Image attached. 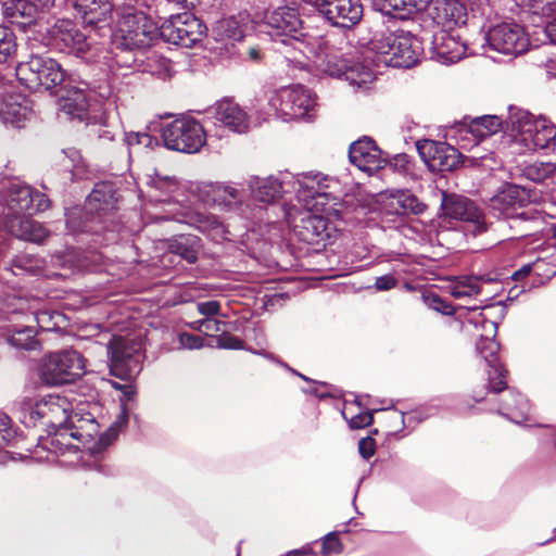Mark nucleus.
<instances>
[{
    "mask_svg": "<svg viewBox=\"0 0 556 556\" xmlns=\"http://www.w3.org/2000/svg\"><path fill=\"white\" fill-rule=\"evenodd\" d=\"M15 75L29 91L43 90L58 97L61 113L70 119H88L90 84L68 73L58 60L46 53H31L16 65Z\"/></svg>",
    "mask_w": 556,
    "mask_h": 556,
    "instance_id": "f257e3e1",
    "label": "nucleus"
},
{
    "mask_svg": "<svg viewBox=\"0 0 556 556\" xmlns=\"http://www.w3.org/2000/svg\"><path fill=\"white\" fill-rule=\"evenodd\" d=\"M121 190L115 181L101 180L94 184L83 210L66 214V227L73 232L90 233L94 241L104 245L119 240L122 225L116 219Z\"/></svg>",
    "mask_w": 556,
    "mask_h": 556,
    "instance_id": "f03ea898",
    "label": "nucleus"
},
{
    "mask_svg": "<svg viewBox=\"0 0 556 556\" xmlns=\"http://www.w3.org/2000/svg\"><path fill=\"white\" fill-rule=\"evenodd\" d=\"M323 180H327V177L321 173L292 174L286 170L279 172L277 176H252L248 180V187L255 201L267 204L275 203L285 193H294L299 201H304L307 206L312 201V205H325L323 199L327 200L330 194L324 190L327 185H324Z\"/></svg>",
    "mask_w": 556,
    "mask_h": 556,
    "instance_id": "7ed1b4c3",
    "label": "nucleus"
},
{
    "mask_svg": "<svg viewBox=\"0 0 556 556\" xmlns=\"http://www.w3.org/2000/svg\"><path fill=\"white\" fill-rule=\"evenodd\" d=\"M157 38V23L142 10L127 8L111 29L110 50L119 67H131L137 61L135 53L151 47Z\"/></svg>",
    "mask_w": 556,
    "mask_h": 556,
    "instance_id": "20e7f679",
    "label": "nucleus"
},
{
    "mask_svg": "<svg viewBox=\"0 0 556 556\" xmlns=\"http://www.w3.org/2000/svg\"><path fill=\"white\" fill-rule=\"evenodd\" d=\"M530 202V189L504 182L490 199L489 210L495 218L506 220L518 236L525 237L532 230L530 225L539 220L538 211L527 208Z\"/></svg>",
    "mask_w": 556,
    "mask_h": 556,
    "instance_id": "39448f33",
    "label": "nucleus"
},
{
    "mask_svg": "<svg viewBox=\"0 0 556 556\" xmlns=\"http://www.w3.org/2000/svg\"><path fill=\"white\" fill-rule=\"evenodd\" d=\"M65 399L48 394L38 400L24 399L20 404L18 419L26 428L42 427L47 437H51V445H67L59 435L70 429Z\"/></svg>",
    "mask_w": 556,
    "mask_h": 556,
    "instance_id": "423d86ee",
    "label": "nucleus"
},
{
    "mask_svg": "<svg viewBox=\"0 0 556 556\" xmlns=\"http://www.w3.org/2000/svg\"><path fill=\"white\" fill-rule=\"evenodd\" d=\"M0 202L7 210L9 220L22 216H33L50 207V200L24 181L14 178L3 182L0 188Z\"/></svg>",
    "mask_w": 556,
    "mask_h": 556,
    "instance_id": "0eeeda50",
    "label": "nucleus"
},
{
    "mask_svg": "<svg viewBox=\"0 0 556 556\" xmlns=\"http://www.w3.org/2000/svg\"><path fill=\"white\" fill-rule=\"evenodd\" d=\"M85 372V358L75 350L50 353L38 367L41 382L50 387L74 383Z\"/></svg>",
    "mask_w": 556,
    "mask_h": 556,
    "instance_id": "6e6552de",
    "label": "nucleus"
},
{
    "mask_svg": "<svg viewBox=\"0 0 556 556\" xmlns=\"http://www.w3.org/2000/svg\"><path fill=\"white\" fill-rule=\"evenodd\" d=\"M161 139L168 150L194 154L206 144V131L197 119L176 118L162 127Z\"/></svg>",
    "mask_w": 556,
    "mask_h": 556,
    "instance_id": "1a4fd4ad",
    "label": "nucleus"
},
{
    "mask_svg": "<svg viewBox=\"0 0 556 556\" xmlns=\"http://www.w3.org/2000/svg\"><path fill=\"white\" fill-rule=\"evenodd\" d=\"M270 105L283 121H309L314 116L316 96L305 86L296 85L276 92Z\"/></svg>",
    "mask_w": 556,
    "mask_h": 556,
    "instance_id": "9d476101",
    "label": "nucleus"
},
{
    "mask_svg": "<svg viewBox=\"0 0 556 556\" xmlns=\"http://www.w3.org/2000/svg\"><path fill=\"white\" fill-rule=\"evenodd\" d=\"M110 374L121 380L131 381L142 370L144 357L141 346L125 340L122 337H113L108 345Z\"/></svg>",
    "mask_w": 556,
    "mask_h": 556,
    "instance_id": "9b49d317",
    "label": "nucleus"
},
{
    "mask_svg": "<svg viewBox=\"0 0 556 556\" xmlns=\"http://www.w3.org/2000/svg\"><path fill=\"white\" fill-rule=\"evenodd\" d=\"M427 41V34L417 37L410 31L400 29L386 37L380 49L381 53L391 55L392 66L410 68L419 62Z\"/></svg>",
    "mask_w": 556,
    "mask_h": 556,
    "instance_id": "f8f14e48",
    "label": "nucleus"
},
{
    "mask_svg": "<svg viewBox=\"0 0 556 556\" xmlns=\"http://www.w3.org/2000/svg\"><path fill=\"white\" fill-rule=\"evenodd\" d=\"M264 31L274 42L289 46L299 42L303 36V21L298 9L289 5L279 7L264 16Z\"/></svg>",
    "mask_w": 556,
    "mask_h": 556,
    "instance_id": "ddd939ff",
    "label": "nucleus"
},
{
    "mask_svg": "<svg viewBox=\"0 0 556 556\" xmlns=\"http://www.w3.org/2000/svg\"><path fill=\"white\" fill-rule=\"evenodd\" d=\"M485 45L490 50L503 54L520 55L528 51L529 37L520 24L515 21H506L492 25L484 33Z\"/></svg>",
    "mask_w": 556,
    "mask_h": 556,
    "instance_id": "4468645a",
    "label": "nucleus"
},
{
    "mask_svg": "<svg viewBox=\"0 0 556 556\" xmlns=\"http://www.w3.org/2000/svg\"><path fill=\"white\" fill-rule=\"evenodd\" d=\"M43 43L61 53L84 59L89 50L86 35L71 20H58L48 27L43 35Z\"/></svg>",
    "mask_w": 556,
    "mask_h": 556,
    "instance_id": "2eb2a0df",
    "label": "nucleus"
},
{
    "mask_svg": "<svg viewBox=\"0 0 556 556\" xmlns=\"http://www.w3.org/2000/svg\"><path fill=\"white\" fill-rule=\"evenodd\" d=\"M416 149L427 168L441 175L458 169L468 160L467 156H464L456 148L445 141L417 140Z\"/></svg>",
    "mask_w": 556,
    "mask_h": 556,
    "instance_id": "dca6fc26",
    "label": "nucleus"
},
{
    "mask_svg": "<svg viewBox=\"0 0 556 556\" xmlns=\"http://www.w3.org/2000/svg\"><path fill=\"white\" fill-rule=\"evenodd\" d=\"M441 210L444 217L467 223V231L473 237L488 230L483 212L473 200L465 195L443 191Z\"/></svg>",
    "mask_w": 556,
    "mask_h": 556,
    "instance_id": "f3484780",
    "label": "nucleus"
},
{
    "mask_svg": "<svg viewBox=\"0 0 556 556\" xmlns=\"http://www.w3.org/2000/svg\"><path fill=\"white\" fill-rule=\"evenodd\" d=\"M312 5L314 12L330 26L343 30L356 26L364 13L361 0H315Z\"/></svg>",
    "mask_w": 556,
    "mask_h": 556,
    "instance_id": "a211bd4d",
    "label": "nucleus"
},
{
    "mask_svg": "<svg viewBox=\"0 0 556 556\" xmlns=\"http://www.w3.org/2000/svg\"><path fill=\"white\" fill-rule=\"evenodd\" d=\"M292 231L299 241L315 247L316 252L325 249L328 244H332L337 237V229L328 218L311 212L294 224Z\"/></svg>",
    "mask_w": 556,
    "mask_h": 556,
    "instance_id": "6ab92c4d",
    "label": "nucleus"
},
{
    "mask_svg": "<svg viewBox=\"0 0 556 556\" xmlns=\"http://www.w3.org/2000/svg\"><path fill=\"white\" fill-rule=\"evenodd\" d=\"M488 393L501 395L496 409L498 415L517 425H521L523 421L528 420L530 403L526 396L516 389L509 388L506 384L501 391L495 392L489 383L486 392L473 390L470 397L475 403H481Z\"/></svg>",
    "mask_w": 556,
    "mask_h": 556,
    "instance_id": "aec40b11",
    "label": "nucleus"
},
{
    "mask_svg": "<svg viewBox=\"0 0 556 556\" xmlns=\"http://www.w3.org/2000/svg\"><path fill=\"white\" fill-rule=\"evenodd\" d=\"M203 202L211 208L220 212H237L244 199V190L236 184L208 182L201 190Z\"/></svg>",
    "mask_w": 556,
    "mask_h": 556,
    "instance_id": "412c9836",
    "label": "nucleus"
},
{
    "mask_svg": "<svg viewBox=\"0 0 556 556\" xmlns=\"http://www.w3.org/2000/svg\"><path fill=\"white\" fill-rule=\"evenodd\" d=\"M388 153L376 141L364 136L350 144L349 160L359 170L372 175L387 165Z\"/></svg>",
    "mask_w": 556,
    "mask_h": 556,
    "instance_id": "4be33fe9",
    "label": "nucleus"
},
{
    "mask_svg": "<svg viewBox=\"0 0 556 556\" xmlns=\"http://www.w3.org/2000/svg\"><path fill=\"white\" fill-rule=\"evenodd\" d=\"M189 16L177 15L172 16L168 21H165L159 26V38L164 42L172 43L175 46L191 48L198 41L201 40V31H195L193 26L201 27L198 20L193 18L190 23L188 22Z\"/></svg>",
    "mask_w": 556,
    "mask_h": 556,
    "instance_id": "5701e85b",
    "label": "nucleus"
},
{
    "mask_svg": "<svg viewBox=\"0 0 556 556\" xmlns=\"http://www.w3.org/2000/svg\"><path fill=\"white\" fill-rule=\"evenodd\" d=\"M431 45V59L441 64L450 65L459 62L466 55V46L453 30L439 29L428 36Z\"/></svg>",
    "mask_w": 556,
    "mask_h": 556,
    "instance_id": "b1692460",
    "label": "nucleus"
},
{
    "mask_svg": "<svg viewBox=\"0 0 556 556\" xmlns=\"http://www.w3.org/2000/svg\"><path fill=\"white\" fill-rule=\"evenodd\" d=\"M205 114L207 118L215 119V124L218 123L236 134H244L249 130L250 118L247 112L231 99L217 101L205 111Z\"/></svg>",
    "mask_w": 556,
    "mask_h": 556,
    "instance_id": "393cba45",
    "label": "nucleus"
},
{
    "mask_svg": "<svg viewBox=\"0 0 556 556\" xmlns=\"http://www.w3.org/2000/svg\"><path fill=\"white\" fill-rule=\"evenodd\" d=\"M500 343L493 334H480L476 343L478 353L484 358L488 367L489 382L495 392L506 387L507 370L504 368L498 358Z\"/></svg>",
    "mask_w": 556,
    "mask_h": 556,
    "instance_id": "a878e982",
    "label": "nucleus"
},
{
    "mask_svg": "<svg viewBox=\"0 0 556 556\" xmlns=\"http://www.w3.org/2000/svg\"><path fill=\"white\" fill-rule=\"evenodd\" d=\"M431 3L433 5L430 8L429 15L440 29L454 31L456 27L466 25L468 20L467 8L459 0H435L434 2L431 0L425 10Z\"/></svg>",
    "mask_w": 556,
    "mask_h": 556,
    "instance_id": "bb28decb",
    "label": "nucleus"
},
{
    "mask_svg": "<svg viewBox=\"0 0 556 556\" xmlns=\"http://www.w3.org/2000/svg\"><path fill=\"white\" fill-rule=\"evenodd\" d=\"M74 9L85 25L101 28L109 25L113 4L111 0H75Z\"/></svg>",
    "mask_w": 556,
    "mask_h": 556,
    "instance_id": "cd10ccee",
    "label": "nucleus"
},
{
    "mask_svg": "<svg viewBox=\"0 0 556 556\" xmlns=\"http://www.w3.org/2000/svg\"><path fill=\"white\" fill-rule=\"evenodd\" d=\"M336 66L331 74L349 81L351 86L362 88L374 80L372 70L359 61L343 59Z\"/></svg>",
    "mask_w": 556,
    "mask_h": 556,
    "instance_id": "c85d7f7f",
    "label": "nucleus"
},
{
    "mask_svg": "<svg viewBox=\"0 0 556 556\" xmlns=\"http://www.w3.org/2000/svg\"><path fill=\"white\" fill-rule=\"evenodd\" d=\"M3 17L11 24L25 27L38 18L35 7L28 0H7L1 3Z\"/></svg>",
    "mask_w": 556,
    "mask_h": 556,
    "instance_id": "c756f323",
    "label": "nucleus"
},
{
    "mask_svg": "<svg viewBox=\"0 0 556 556\" xmlns=\"http://www.w3.org/2000/svg\"><path fill=\"white\" fill-rule=\"evenodd\" d=\"M121 412L111 426L102 432L98 439L88 447L93 457L101 455L118 437L119 432L127 426L129 420V407L121 404Z\"/></svg>",
    "mask_w": 556,
    "mask_h": 556,
    "instance_id": "7c9ffc66",
    "label": "nucleus"
},
{
    "mask_svg": "<svg viewBox=\"0 0 556 556\" xmlns=\"http://www.w3.org/2000/svg\"><path fill=\"white\" fill-rule=\"evenodd\" d=\"M2 337L16 350L34 351L40 346L34 326L9 325L3 329Z\"/></svg>",
    "mask_w": 556,
    "mask_h": 556,
    "instance_id": "2f4dec72",
    "label": "nucleus"
},
{
    "mask_svg": "<svg viewBox=\"0 0 556 556\" xmlns=\"http://www.w3.org/2000/svg\"><path fill=\"white\" fill-rule=\"evenodd\" d=\"M460 131L471 134L475 138V143L480 142L486 137L496 134L505 127L504 122L496 115H482L472 118L469 124L466 122L460 123Z\"/></svg>",
    "mask_w": 556,
    "mask_h": 556,
    "instance_id": "473e14b6",
    "label": "nucleus"
},
{
    "mask_svg": "<svg viewBox=\"0 0 556 556\" xmlns=\"http://www.w3.org/2000/svg\"><path fill=\"white\" fill-rule=\"evenodd\" d=\"M536 126L528 136H525L526 146L533 151L553 150L556 146L555 126L545 118H539Z\"/></svg>",
    "mask_w": 556,
    "mask_h": 556,
    "instance_id": "72a5a7b5",
    "label": "nucleus"
},
{
    "mask_svg": "<svg viewBox=\"0 0 556 556\" xmlns=\"http://www.w3.org/2000/svg\"><path fill=\"white\" fill-rule=\"evenodd\" d=\"M12 233L18 239L42 243L48 237V230L39 222L31 218V216H22L14 220H9Z\"/></svg>",
    "mask_w": 556,
    "mask_h": 556,
    "instance_id": "f704fd0d",
    "label": "nucleus"
},
{
    "mask_svg": "<svg viewBox=\"0 0 556 556\" xmlns=\"http://www.w3.org/2000/svg\"><path fill=\"white\" fill-rule=\"evenodd\" d=\"M505 129H510L515 137L520 136L523 141L525 136H528L536 126L538 119L533 115L521 108L509 105L508 115L504 121Z\"/></svg>",
    "mask_w": 556,
    "mask_h": 556,
    "instance_id": "c9c22d12",
    "label": "nucleus"
},
{
    "mask_svg": "<svg viewBox=\"0 0 556 556\" xmlns=\"http://www.w3.org/2000/svg\"><path fill=\"white\" fill-rule=\"evenodd\" d=\"M431 0H374V7L383 15L393 16L396 12L401 17L405 14L420 12Z\"/></svg>",
    "mask_w": 556,
    "mask_h": 556,
    "instance_id": "e433bc0d",
    "label": "nucleus"
},
{
    "mask_svg": "<svg viewBox=\"0 0 556 556\" xmlns=\"http://www.w3.org/2000/svg\"><path fill=\"white\" fill-rule=\"evenodd\" d=\"M30 115L31 110L17 102H4L0 106V121L7 128H25Z\"/></svg>",
    "mask_w": 556,
    "mask_h": 556,
    "instance_id": "4c0bfd02",
    "label": "nucleus"
},
{
    "mask_svg": "<svg viewBox=\"0 0 556 556\" xmlns=\"http://www.w3.org/2000/svg\"><path fill=\"white\" fill-rule=\"evenodd\" d=\"M200 239L194 235H179L173 238L168 243V249L173 254L179 255L188 264L198 261Z\"/></svg>",
    "mask_w": 556,
    "mask_h": 556,
    "instance_id": "58836bf2",
    "label": "nucleus"
},
{
    "mask_svg": "<svg viewBox=\"0 0 556 556\" xmlns=\"http://www.w3.org/2000/svg\"><path fill=\"white\" fill-rule=\"evenodd\" d=\"M392 205L397 215H419L427 205L408 189H399L392 194Z\"/></svg>",
    "mask_w": 556,
    "mask_h": 556,
    "instance_id": "ea45409f",
    "label": "nucleus"
},
{
    "mask_svg": "<svg viewBox=\"0 0 556 556\" xmlns=\"http://www.w3.org/2000/svg\"><path fill=\"white\" fill-rule=\"evenodd\" d=\"M458 316L465 319L468 324L475 328H481L485 333L493 334L496 337L498 329L497 320H490L489 316L479 306H463L459 305Z\"/></svg>",
    "mask_w": 556,
    "mask_h": 556,
    "instance_id": "a19ab883",
    "label": "nucleus"
},
{
    "mask_svg": "<svg viewBox=\"0 0 556 556\" xmlns=\"http://www.w3.org/2000/svg\"><path fill=\"white\" fill-rule=\"evenodd\" d=\"M17 42L12 28L0 25V65L7 64L16 55Z\"/></svg>",
    "mask_w": 556,
    "mask_h": 556,
    "instance_id": "79ce46f5",
    "label": "nucleus"
},
{
    "mask_svg": "<svg viewBox=\"0 0 556 556\" xmlns=\"http://www.w3.org/2000/svg\"><path fill=\"white\" fill-rule=\"evenodd\" d=\"M441 409V406L439 404H428L420 406L416 409H413L408 413L400 412L401 414V421L402 426L409 427L412 425L416 426L421 422H424L426 419H428L430 416L437 414Z\"/></svg>",
    "mask_w": 556,
    "mask_h": 556,
    "instance_id": "37998d69",
    "label": "nucleus"
},
{
    "mask_svg": "<svg viewBox=\"0 0 556 556\" xmlns=\"http://www.w3.org/2000/svg\"><path fill=\"white\" fill-rule=\"evenodd\" d=\"M422 298H424L426 305L429 308H431L438 313H441L442 315L452 316L455 314H457V315L459 314V305L454 306L451 301L442 298L441 295H439L437 293H432V292L427 293V294H424Z\"/></svg>",
    "mask_w": 556,
    "mask_h": 556,
    "instance_id": "c03bdc74",
    "label": "nucleus"
},
{
    "mask_svg": "<svg viewBox=\"0 0 556 556\" xmlns=\"http://www.w3.org/2000/svg\"><path fill=\"white\" fill-rule=\"evenodd\" d=\"M353 521L351 518L346 523L343 525L342 533H348V526ZM340 531H331L324 536L321 554L323 556H330L332 554H340L343 551V544L339 539Z\"/></svg>",
    "mask_w": 556,
    "mask_h": 556,
    "instance_id": "a18cd8bd",
    "label": "nucleus"
},
{
    "mask_svg": "<svg viewBox=\"0 0 556 556\" xmlns=\"http://www.w3.org/2000/svg\"><path fill=\"white\" fill-rule=\"evenodd\" d=\"M17 437V431L12 427L11 418L0 412V450L12 445Z\"/></svg>",
    "mask_w": 556,
    "mask_h": 556,
    "instance_id": "49530a36",
    "label": "nucleus"
},
{
    "mask_svg": "<svg viewBox=\"0 0 556 556\" xmlns=\"http://www.w3.org/2000/svg\"><path fill=\"white\" fill-rule=\"evenodd\" d=\"M543 15L548 17L544 33L548 40L556 46V2H549L542 8Z\"/></svg>",
    "mask_w": 556,
    "mask_h": 556,
    "instance_id": "de8ad7c7",
    "label": "nucleus"
},
{
    "mask_svg": "<svg viewBox=\"0 0 556 556\" xmlns=\"http://www.w3.org/2000/svg\"><path fill=\"white\" fill-rule=\"evenodd\" d=\"M553 172L554 168L549 163L532 164L525 168V176L532 181L540 182L546 179Z\"/></svg>",
    "mask_w": 556,
    "mask_h": 556,
    "instance_id": "09e8293b",
    "label": "nucleus"
},
{
    "mask_svg": "<svg viewBox=\"0 0 556 556\" xmlns=\"http://www.w3.org/2000/svg\"><path fill=\"white\" fill-rule=\"evenodd\" d=\"M393 407L394 406L391 405V406L387 407V409H393ZM378 410H386V408L372 409V410L367 409V410L359 412L358 414H356L349 420L350 428L351 429H362V428L369 427L374 422V413L378 412Z\"/></svg>",
    "mask_w": 556,
    "mask_h": 556,
    "instance_id": "8fccbe9b",
    "label": "nucleus"
},
{
    "mask_svg": "<svg viewBox=\"0 0 556 556\" xmlns=\"http://www.w3.org/2000/svg\"><path fill=\"white\" fill-rule=\"evenodd\" d=\"M216 346L224 350H241L243 348V341L229 332L220 331V334L215 337Z\"/></svg>",
    "mask_w": 556,
    "mask_h": 556,
    "instance_id": "3c124183",
    "label": "nucleus"
},
{
    "mask_svg": "<svg viewBox=\"0 0 556 556\" xmlns=\"http://www.w3.org/2000/svg\"><path fill=\"white\" fill-rule=\"evenodd\" d=\"M387 165H390L395 172L408 174L410 170V157L406 153H399L387 156Z\"/></svg>",
    "mask_w": 556,
    "mask_h": 556,
    "instance_id": "603ef678",
    "label": "nucleus"
},
{
    "mask_svg": "<svg viewBox=\"0 0 556 556\" xmlns=\"http://www.w3.org/2000/svg\"><path fill=\"white\" fill-rule=\"evenodd\" d=\"M155 68L151 72L161 79L170 78L173 75L172 61L163 55H155L154 58Z\"/></svg>",
    "mask_w": 556,
    "mask_h": 556,
    "instance_id": "864d4df0",
    "label": "nucleus"
},
{
    "mask_svg": "<svg viewBox=\"0 0 556 556\" xmlns=\"http://www.w3.org/2000/svg\"><path fill=\"white\" fill-rule=\"evenodd\" d=\"M112 387L119 391L122 394H121V397H119V405L121 404H127L128 403H131V402H135L136 401V397H137V389L134 384L131 383H119V382H116V381H112Z\"/></svg>",
    "mask_w": 556,
    "mask_h": 556,
    "instance_id": "5fc2aeb1",
    "label": "nucleus"
},
{
    "mask_svg": "<svg viewBox=\"0 0 556 556\" xmlns=\"http://www.w3.org/2000/svg\"><path fill=\"white\" fill-rule=\"evenodd\" d=\"M199 323V331L207 337H214V332H220L223 331V328H225L226 324L224 321H219L217 319L213 318H203L198 321Z\"/></svg>",
    "mask_w": 556,
    "mask_h": 556,
    "instance_id": "6e6d98bb",
    "label": "nucleus"
},
{
    "mask_svg": "<svg viewBox=\"0 0 556 556\" xmlns=\"http://www.w3.org/2000/svg\"><path fill=\"white\" fill-rule=\"evenodd\" d=\"M481 291L480 287L472 280L471 278H467V282L460 286H456L452 290V295L456 299L464 296H471L473 294H479Z\"/></svg>",
    "mask_w": 556,
    "mask_h": 556,
    "instance_id": "4d7b16f0",
    "label": "nucleus"
},
{
    "mask_svg": "<svg viewBox=\"0 0 556 556\" xmlns=\"http://www.w3.org/2000/svg\"><path fill=\"white\" fill-rule=\"evenodd\" d=\"M481 309L485 311L489 319L493 318V320H497L500 323L507 314V304L505 301H497L496 303L482 306Z\"/></svg>",
    "mask_w": 556,
    "mask_h": 556,
    "instance_id": "13d9d810",
    "label": "nucleus"
},
{
    "mask_svg": "<svg viewBox=\"0 0 556 556\" xmlns=\"http://www.w3.org/2000/svg\"><path fill=\"white\" fill-rule=\"evenodd\" d=\"M399 285V279L392 273L384 274L376 278L372 288L379 292H386L394 289Z\"/></svg>",
    "mask_w": 556,
    "mask_h": 556,
    "instance_id": "bf43d9fd",
    "label": "nucleus"
},
{
    "mask_svg": "<svg viewBox=\"0 0 556 556\" xmlns=\"http://www.w3.org/2000/svg\"><path fill=\"white\" fill-rule=\"evenodd\" d=\"M178 340L180 345L185 349L199 350L204 346L203 338L190 332L179 333Z\"/></svg>",
    "mask_w": 556,
    "mask_h": 556,
    "instance_id": "052dcab7",
    "label": "nucleus"
},
{
    "mask_svg": "<svg viewBox=\"0 0 556 556\" xmlns=\"http://www.w3.org/2000/svg\"><path fill=\"white\" fill-rule=\"evenodd\" d=\"M128 146L141 144L146 148H151L153 142L157 143V139L149 135L148 132H129L126 136Z\"/></svg>",
    "mask_w": 556,
    "mask_h": 556,
    "instance_id": "680f3d73",
    "label": "nucleus"
},
{
    "mask_svg": "<svg viewBox=\"0 0 556 556\" xmlns=\"http://www.w3.org/2000/svg\"><path fill=\"white\" fill-rule=\"evenodd\" d=\"M358 453L365 460H369L375 455L376 441L371 435L362 438L358 441Z\"/></svg>",
    "mask_w": 556,
    "mask_h": 556,
    "instance_id": "e2e57ef3",
    "label": "nucleus"
},
{
    "mask_svg": "<svg viewBox=\"0 0 556 556\" xmlns=\"http://www.w3.org/2000/svg\"><path fill=\"white\" fill-rule=\"evenodd\" d=\"M450 401L453 404V409L457 414H467L472 410H476V407L473 404L470 403L469 399L466 396L460 395H451Z\"/></svg>",
    "mask_w": 556,
    "mask_h": 556,
    "instance_id": "0e129e2a",
    "label": "nucleus"
},
{
    "mask_svg": "<svg viewBox=\"0 0 556 556\" xmlns=\"http://www.w3.org/2000/svg\"><path fill=\"white\" fill-rule=\"evenodd\" d=\"M198 312L205 316V318H213L218 315L220 311V303L217 300H210L205 302H199L197 304Z\"/></svg>",
    "mask_w": 556,
    "mask_h": 556,
    "instance_id": "69168bd1",
    "label": "nucleus"
},
{
    "mask_svg": "<svg viewBox=\"0 0 556 556\" xmlns=\"http://www.w3.org/2000/svg\"><path fill=\"white\" fill-rule=\"evenodd\" d=\"M319 387V384H314V387L311 388H302V392L305 394L314 395L319 400L334 399L337 396L332 391L320 392Z\"/></svg>",
    "mask_w": 556,
    "mask_h": 556,
    "instance_id": "338daca9",
    "label": "nucleus"
},
{
    "mask_svg": "<svg viewBox=\"0 0 556 556\" xmlns=\"http://www.w3.org/2000/svg\"><path fill=\"white\" fill-rule=\"evenodd\" d=\"M62 153L68 160L72 167H77L79 165V163L81 162V154L75 148L64 149V150H62Z\"/></svg>",
    "mask_w": 556,
    "mask_h": 556,
    "instance_id": "774afa93",
    "label": "nucleus"
}]
</instances>
